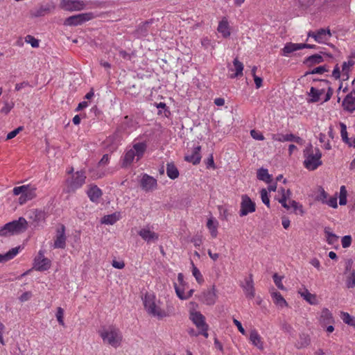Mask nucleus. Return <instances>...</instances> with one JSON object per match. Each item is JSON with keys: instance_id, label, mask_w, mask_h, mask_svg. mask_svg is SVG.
Masks as SVG:
<instances>
[{"instance_id": "60", "label": "nucleus", "mask_w": 355, "mask_h": 355, "mask_svg": "<svg viewBox=\"0 0 355 355\" xmlns=\"http://www.w3.org/2000/svg\"><path fill=\"white\" fill-rule=\"evenodd\" d=\"M26 189L27 187H26V185L16 187L13 189V193L15 196L21 195L22 193H24V191H26Z\"/></svg>"}, {"instance_id": "42", "label": "nucleus", "mask_w": 355, "mask_h": 355, "mask_svg": "<svg viewBox=\"0 0 355 355\" xmlns=\"http://www.w3.org/2000/svg\"><path fill=\"white\" fill-rule=\"evenodd\" d=\"M192 265V273L194 277L196 278L197 282L198 284H202L204 282V278L200 272V270L197 268V267L194 265L193 262L191 261Z\"/></svg>"}, {"instance_id": "11", "label": "nucleus", "mask_w": 355, "mask_h": 355, "mask_svg": "<svg viewBox=\"0 0 355 355\" xmlns=\"http://www.w3.org/2000/svg\"><path fill=\"white\" fill-rule=\"evenodd\" d=\"M60 6L62 9L71 12L84 9L85 4L79 0H62Z\"/></svg>"}, {"instance_id": "49", "label": "nucleus", "mask_w": 355, "mask_h": 355, "mask_svg": "<svg viewBox=\"0 0 355 355\" xmlns=\"http://www.w3.org/2000/svg\"><path fill=\"white\" fill-rule=\"evenodd\" d=\"M135 156V150H128L124 157V162L126 165L131 164V162L133 161Z\"/></svg>"}, {"instance_id": "57", "label": "nucleus", "mask_w": 355, "mask_h": 355, "mask_svg": "<svg viewBox=\"0 0 355 355\" xmlns=\"http://www.w3.org/2000/svg\"><path fill=\"white\" fill-rule=\"evenodd\" d=\"M342 246L343 248H347L351 245L352 236L349 235L344 236L341 240Z\"/></svg>"}, {"instance_id": "15", "label": "nucleus", "mask_w": 355, "mask_h": 355, "mask_svg": "<svg viewBox=\"0 0 355 355\" xmlns=\"http://www.w3.org/2000/svg\"><path fill=\"white\" fill-rule=\"evenodd\" d=\"M200 146L195 147L191 155L184 157V160L188 162H191L194 165L198 164L201 160V155L200 154Z\"/></svg>"}, {"instance_id": "54", "label": "nucleus", "mask_w": 355, "mask_h": 355, "mask_svg": "<svg viewBox=\"0 0 355 355\" xmlns=\"http://www.w3.org/2000/svg\"><path fill=\"white\" fill-rule=\"evenodd\" d=\"M274 282L279 289L284 290V286L282 283V277L278 275L277 273H275L272 276Z\"/></svg>"}, {"instance_id": "47", "label": "nucleus", "mask_w": 355, "mask_h": 355, "mask_svg": "<svg viewBox=\"0 0 355 355\" xmlns=\"http://www.w3.org/2000/svg\"><path fill=\"white\" fill-rule=\"evenodd\" d=\"M327 40V38L326 37V35L324 34V28H320L318 31H317L315 37V40L317 42L322 43Z\"/></svg>"}, {"instance_id": "25", "label": "nucleus", "mask_w": 355, "mask_h": 355, "mask_svg": "<svg viewBox=\"0 0 355 355\" xmlns=\"http://www.w3.org/2000/svg\"><path fill=\"white\" fill-rule=\"evenodd\" d=\"M120 218V213L114 212L112 214L104 216L101 220V223L102 224L106 225H114L116 221H118Z\"/></svg>"}, {"instance_id": "44", "label": "nucleus", "mask_w": 355, "mask_h": 355, "mask_svg": "<svg viewBox=\"0 0 355 355\" xmlns=\"http://www.w3.org/2000/svg\"><path fill=\"white\" fill-rule=\"evenodd\" d=\"M309 95L311 96L309 102L315 103L320 100V96L321 95V92H319V89L311 87L310 89Z\"/></svg>"}, {"instance_id": "20", "label": "nucleus", "mask_w": 355, "mask_h": 355, "mask_svg": "<svg viewBox=\"0 0 355 355\" xmlns=\"http://www.w3.org/2000/svg\"><path fill=\"white\" fill-rule=\"evenodd\" d=\"M20 248H13L5 254H0V263H5L13 259L19 253Z\"/></svg>"}, {"instance_id": "8", "label": "nucleus", "mask_w": 355, "mask_h": 355, "mask_svg": "<svg viewBox=\"0 0 355 355\" xmlns=\"http://www.w3.org/2000/svg\"><path fill=\"white\" fill-rule=\"evenodd\" d=\"M256 210L255 202H253L248 195L241 196V209L239 211L240 216H247L250 213L254 212Z\"/></svg>"}, {"instance_id": "23", "label": "nucleus", "mask_w": 355, "mask_h": 355, "mask_svg": "<svg viewBox=\"0 0 355 355\" xmlns=\"http://www.w3.org/2000/svg\"><path fill=\"white\" fill-rule=\"evenodd\" d=\"M102 194V191L96 185L92 186L87 191V195L92 202H97Z\"/></svg>"}, {"instance_id": "22", "label": "nucleus", "mask_w": 355, "mask_h": 355, "mask_svg": "<svg viewBox=\"0 0 355 355\" xmlns=\"http://www.w3.org/2000/svg\"><path fill=\"white\" fill-rule=\"evenodd\" d=\"M302 49V44H295L293 42H288L285 44L284 47L282 49V55L288 56V54Z\"/></svg>"}, {"instance_id": "16", "label": "nucleus", "mask_w": 355, "mask_h": 355, "mask_svg": "<svg viewBox=\"0 0 355 355\" xmlns=\"http://www.w3.org/2000/svg\"><path fill=\"white\" fill-rule=\"evenodd\" d=\"M53 6L47 3L46 5H41L38 8L31 11V15L33 17H39L44 16L46 14L51 12Z\"/></svg>"}, {"instance_id": "17", "label": "nucleus", "mask_w": 355, "mask_h": 355, "mask_svg": "<svg viewBox=\"0 0 355 355\" xmlns=\"http://www.w3.org/2000/svg\"><path fill=\"white\" fill-rule=\"evenodd\" d=\"M342 105L344 110L352 113L355 110V97L348 94L344 98Z\"/></svg>"}, {"instance_id": "40", "label": "nucleus", "mask_w": 355, "mask_h": 355, "mask_svg": "<svg viewBox=\"0 0 355 355\" xmlns=\"http://www.w3.org/2000/svg\"><path fill=\"white\" fill-rule=\"evenodd\" d=\"M290 205H291L290 207H291L293 209V211L296 214H299L301 216L304 215V211L303 207L301 204L296 202L295 200H291Z\"/></svg>"}, {"instance_id": "10", "label": "nucleus", "mask_w": 355, "mask_h": 355, "mask_svg": "<svg viewBox=\"0 0 355 355\" xmlns=\"http://www.w3.org/2000/svg\"><path fill=\"white\" fill-rule=\"evenodd\" d=\"M139 184L142 190L146 192L152 191L157 187V180L146 173L142 175Z\"/></svg>"}, {"instance_id": "7", "label": "nucleus", "mask_w": 355, "mask_h": 355, "mask_svg": "<svg viewBox=\"0 0 355 355\" xmlns=\"http://www.w3.org/2000/svg\"><path fill=\"white\" fill-rule=\"evenodd\" d=\"M144 304L148 313L154 316H157L159 318L166 316V312L156 306L153 299L150 296H145Z\"/></svg>"}, {"instance_id": "62", "label": "nucleus", "mask_w": 355, "mask_h": 355, "mask_svg": "<svg viewBox=\"0 0 355 355\" xmlns=\"http://www.w3.org/2000/svg\"><path fill=\"white\" fill-rule=\"evenodd\" d=\"M287 199H288V197L286 196V195H283L281 197V198L278 199V201L282 205V207H284L286 209H290V205H288L286 203Z\"/></svg>"}, {"instance_id": "19", "label": "nucleus", "mask_w": 355, "mask_h": 355, "mask_svg": "<svg viewBox=\"0 0 355 355\" xmlns=\"http://www.w3.org/2000/svg\"><path fill=\"white\" fill-rule=\"evenodd\" d=\"M324 61V58L320 54H314L307 57L304 61L303 64H306L309 67H311L315 64L322 63Z\"/></svg>"}, {"instance_id": "33", "label": "nucleus", "mask_w": 355, "mask_h": 355, "mask_svg": "<svg viewBox=\"0 0 355 355\" xmlns=\"http://www.w3.org/2000/svg\"><path fill=\"white\" fill-rule=\"evenodd\" d=\"M354 64V61L352 60H349L347 62H344L342 65V69H343V80H347L349 79V68L352 67Z\"/></svg>"}, {"instance_id": "45", "label": "nucleus", "mask_w": 355, "mask_h": 355, "mask_svg": "<svg viewBox=\"0 0 355 355\" xmlns=\"http://www.w3.org/2000/svg\"><path fill=\"white\" fill-rule=\"evenodd\" d=\"M340 134H341V137H342L343 141L347 144H349L350 139L348 137L346 125L343 123H340Z\"/></svg>"}, {"instance_id": "26", "label": "nucleus", "mask_w": 355, "mask_h": 355, "mask_svg": "<svg viewBox=\"0 0 355 355\" xmlns=\"http://www.w3.org/2000/svg\"><path fill=\"white\" fill-rule=\"evenodd\" d=\"M250 340L254 346L257 347L259 349H263L261 338L255 329L251 331Z\"/></svg>"}, {"instance_id": "53", "label": "nucleus", "mask_w": 355, "mask_h": 355, "mask_svg": "<svg viewBox=\"0 0 355 355\" xmlns=\"http://www.w3.org/2000/svg\"><path fill=\"white\" fill-rule=\"evenodd\" d=\"M56 318L59 324L62 326L64 325V310L61 307H58L56 313Z\"/></svg>"}, {"instance_id": "39", "label": "nucleus", "mask_w": 355, "mask_h": 355, "mask_svg": "<svg viewBox=\"0 0 355 355\" xmlns=\"http://www.w3.org/2000/svg\"><path fill=\"white\" fill-rule=\"evenodd\" d=\"M234 66L235 67L236 73L231 76V78L239 77L243 75V64L242 62L239 61L237 58H235L233 61Z\"/></svg>"}, {"instance_id": "18", "label": "nucleus", "mask_w": 355, "mask_h": 355, "mask_svg": "<svg viewBox=\"0 0 355 355\" xmlns=\"http://www.w3.org/2000/svg\"><path fill=\"white\" fill-rule=\"evenodd\" d=\"M138 234L148 243L158 239V235L154 232L150 231L148 229L143 228L139 232Z\"/></svg>"}, {"instance_id": "3", "label": "nucleus", "mask_w": 355, "mask_h": 355, "mask_svg": "<svg viewBox=\"0 0 355 355\" xmlns=\"http://www.w3.org/2000/svg\"><path fill=\"white\" fill-rule=\"evenodd\" d=\"M311 144L306 147L304 150L305 160L304 161V166L311 171L315 170L318 166L322 164L321 161L322 153L318 148L315 149V153L312 150Z\"/></svg>"}, {"instance_id": "56", "label": "nucleus", "mask_w": 355, "mask_h": 355, "mask_svg": "<svg viewBox=\"0 0 355 355\" xmlns=\"http://www.w3.org/2000/svg\"><path fill=\"white\" fill-rule=\"evenodd\" d=\"M23 129H24L23 126H19L17 128L10 132L6 136V140H9V139H11L15 137L17 135V134H19Z\"/></svg>"}, {"instance_id": "32", "label": "nucleus", "mask_w": 355, "mask_h": 355, "mask_svg": "<svg viewBox=\"0 0 355 355\" xmlns=\"http://www.w3.org/2000/svg\"><path fill=\"white\" fill-rule=\"evenodd\" d=\"M324 232L326 235L327 242L329 244L333 245L338 241V236L331 232V228L329 227H325Z\"/></svg>"}, {"instance_id": "35", "label": "nucleus", "mask_w": 355, "mask_h": 355, "mask_svg": "<svg viewBox=\"0 0 355 355\" xmlns=\"http://www.w3.org/2000/svg\"><path fill=\"white\" fill-rule=\"evenodd\" d=\"M300 295L309 304H316V296L313 294L309 293L307 289H305L304 291H299Z\"/></svg>"}, {"instance_id": "61", "label": "nucleus", "mask_w": 355, "mask_h": 355, "mask_svg": "<svg viewBox=\"0 0 355 355\" xmlns=\"http://www.w3.org/2000/svg\"><path fill=\"white\" fill-rule=\"evenodd\" d=\"M14 107V103H12L10 105L8 103H5V105L1 110V112L7 114L10 112L11 109Z\"/></svg>"}, {"instance_id": "38", "label": "nucleus", "mask_w": 355, "mask_h": 355, "mask_svg": "<svg viewBox=\"0 0 355 355\" xmlns=\"http://www.w3.org/2000/svg\"><path fill=\"white\" fill-rule=\"evenodd\" d=\"M295 135L293 134H287L286 135L277 134L272 135V139L278 141H293Z\"/></svg>"}, {"instance_id": "34", "label": "nucleus", "mask_w": 355, "mask_h": 355, "mask_svg": "<svg viewBox=\"0 0 355 355\" xmlns=\"http://www.w3.org/2000/svg\"><path fill=\"white\" fill-rule=\"evenodd\" d=\"M153 20L150 19L149 21H146L143 24H140L138 28L136 29V33L139 36H146L148 34V26L149 24H152Z\"/></svg>"}, {"instance_id": "1", "label": "nucleus", "mask_w": 355, "mask_h": 355, "mask_svg": "<svg viewBox=\"0 0 355 355\" xmlns=\"http://www.w3.org/2000/svg\"><path fill=\"white\" fill-rule=\"evenodd\" d=\"M28 229V222L24 217L7 223L0 228V236L19 234L26 232Z\"/></svg>"}, {"instance_id": "9", "label": "nucleus", "mask_w": 355, "mask_h": 355, "mask_svg": "<svg viewBox=\"0 0 355 355\" xmlns=\"http://www.w3.org/2000/svg\"><path fill=\"white\" fill-rule=\"evenodd\" d=\"M51 265V260L44 257L42 251H40L34 259V268L38 271H45L50 268Z\"/></svg>"}, {"instance_id": "46", "label": "nucleus", "mask_w": 355, "mask_h": 355, "mask_svg": "<svg viewBox=\"0 0 355 355\" xmlns=\"http://www.w3.org/2000/svg\"><path fill=\"white\" fill-rule=\"evenodd\" d=\"M328 71V69H327L326 66H319L315 67L311 71H306L304 74V76H306L309 74H322L323 73Z\"/></svg>"}, {"instance_id": "12", "label": "nucleus", "mask_w": 355, "mask_h": 355, "mask_svg": "<svg viewBox=\"0 0 355 355\" xmlns=\"http://www.w3.org/2000/svg\"><path fill=\"white\" fill-rule=\"evenodd\" d=\"M66 247L65 227L61 225L57 230L56 238L54 241V248L64 249Z\"/></svg>"}, {"instance_id": "41", "label": "nucleus", "mask_w": 355, "mask_h": 355, "mask_svg": "<svg viewBox=\"0 0 355 355\" xmlns=\"http://www.w3.org/2000/svg\"><path fill=\"white\" fill-rule=\"evenodd\" d=\"M26 187L27 189L26 191H24L25 196L26 197V199H28V200H31L36 197V188L31 185H26Z\"/></svg>"}, {"instance_id": "28", "label": "nucleus", "mask_w": 355, "mask_h": 355, "mask_svg": "<svg viewBox=\"0 0 355 355\" xmlns=\"http://www.w3.org/2000/svg\"><path fill=\"white\" fill-rule=\"evenodd\" d=\"M257 177L259 180L270 183L272 182V175L268 173V169L261 168L257 171Z\"/></svg>"}, {"instance_id": "30", "label": "nucleus", "mask_w": 355, "mask_h": 355, "mask_svg": "<svg viewBox=\"0 0 355 355\" xmlns=\"http://www.w3.org/2000/svg\"><path fill=\"white\" fill-rule=\"evenodd\" d=\"M218 221L214 220L213 218L208 219L207 223V227L210 231V234L213 238H216L218 234L217 227Z\"/></svg>"}, {"instance_id": "52", "label": "nucleus", "mask_w": 355, "mask_h": 355, "mask_svg": "<svg viewBox=\"0 0 355 355\" xmlns=\"http://www.w3.org/2000/svg\"><path fill=\"white\" fill-rule=\"evenodd\" d=\"M346 284L348 288L355 287V270L352 271L349 277L347 279Z\"/></svg>"}, {"instance_id": "58", "label": "nucleus", "mask_w": 355, "mask_h": 355, "mask_svg": "<svg viewBox=\"0 0 355 355\" xmlns=\"http://www.w3.org/2000/svg\"><path fill=\"white\" fill-rule=\"evenodd\" d=\"M250 135L252 137L256 140L263 141L264 139L263 135L255 130H252L250 131Z\"/></svg>"}, {"instance_id": "6", "label": "nucleus", "mask_w": 355, "mask_h": 355, "mask_svg": "<svg viewBox=\"0 0 355 355\" xmlns=\"http://www.w3.org/2000/svg\"><path fill=\"white\" fill-rule=\"evenodd\" d=\"M94 18L92 12L80 13L70 16L65 19L64 25L65 26H78Z\"/></svg>"}, {"instance_id": "14", "label": "nucleus", "mask_w": 355, "mask_h": 355, "mask_svg": "<svg viewBox=\"0 0 355 355\" xmlns=\"http://www.w3.org/2000/svg\"><path fill=\"white\" fill-rule=\"evenodd\" d=\"M241 286L243 288L247 297L250 299L254 297L255 291L252 274L250 275L248 278L245 279V283L242 284Z\"/></svg>"}, {"instance_id": "4", "label": "nucleus", "mask_w": 355, "mask_h": 355, "mask_svg": "<svg viewBox=\"0 0 355 355\" xmlns=\"http://www.w3.org/2000/svg\"><path fill=\"white\" fill-rule=\"evenodd\" d=\"M190 319L196 324V327L199 329L198 334L208 338V329L209 326L205 322V317L199 311H192L190 313Z\"/></svg>"}, {"instance_id": "2", "label": "nucleus", "mask_w": 355, "mask_h": 355, "mask_svg": "<svg viewBox=\"0 0 355 355\" xmlns=\"http://www.w3.org/2000/svg\"><path fill=\"white\" fill-rule=\"evenodd\" d=\"M98 334L105 343H107L115 348L120 345L121 336L119 330L115 327H102L98 330Z\"/></svg>"}, {"instance_id": "48", "label": "nucleus", "mask_w": 355, "mask_h": 355, "mask_svg": "<svg viewBox=\"0 0 355 355\" xmlns=\"http://www.w3.org/2000/svg\"><path fill=\"white\" fill-rule=\"evenodd\" d=\"M342 314V319L345 323L350 326H355V321L354 318L348 313L343 312Z\"/></svg>"}, {"instance_id": "13", "label": "nucleus", "mask_w": 355, "mask_h": 355, "mask_svg": "<svg viewBox=\"0 0 355 355\" xmlns=\"http://www.w3.org/2000/svg\"><path fill=\"white\" fill-rule=\"evenodd\" d=\"M216 291L215 286H213L211 288L204 291L201 296V301L207 305H213L216 300Z\"/></svg>"}, {"instance_id": "27", "label": "nucleus", "mask_w": 355, "mask_h": 355, "mask_svg": "<svg viewBox=\"0 0 355 355\" xmlns=\"http://www.w3.org/2000/svg\"><path fill=\"white\" fill-rule=\"evenodd\" d=\"M271 296L273 299L274 303L280 306H287L288 303L285 300V299L283 297V296L281 295V293L278 291H274L271 293Z\"/></svg>"}, {"instance_id": "5", "label": "nucleus", "mask_w": 355, "mask_h": 355, "mask_svg": "<svg viewBox=\"0 0 355 355\" xmlns=\"http://www.w3.org/2000/svg\"><path fill=\"white\" fill-rule=\"evenodd\" d=\"M86 176L83 171H77L76 177H72L71 180H67L66 189L67 193L75 192V191L81 187L85 183Z\"/></svg>"}, {"instance_id": "29", "label": "nucleus", "mask_w": 355, "mask_h": 355, "mask_svg": "<svg viewBox=\"0 0 355 355\" xmlns=\"http://www.w3.org/2000/svg\"><path fill=\"white\" fill-rule=\"evenodd\" d=\"M218 31L222 33L224 37H227L230 35V32L229 31V24L225 19H222L219 22Z\"/></svg>"}, {"instance_id": "24", "label": "nucleus", "mask_w": 355, "mask_h": 355, "mask_svg": "<svg viewBox=\"0 0 355 355\" xmlns=\"http://www.w3.org/2000/svg\"><path fill=\"white\" fill-rule=\"evenodd\" d=\"M166 174L171 180H175L179 177L180 173L173 162H168L166 164Z\"/></svg>"}, {"instance_id": "63", "label": "nucleus", "mask_w": 355, "mask_h": 355, "mask_svg": "<svg viewBox=\"0 0 355 355\" xmlns=\"http://www.w3.org/2000/svg\"><path fill=\"white\" fill-rule=\"evenodd\" d=\"M332 76L336 80L340 78V71L338 64L334 67L332 71Z\"/></svg>"}, {"instance_id": "55", "label": "nucleus", "mask_w": 355, "mask_h": 355, "mask_svg": "<svg viewBox=\"0 0 355 355\" xmlns=\"http://www.w3.org/2000/svg\"><path fill=\"white\" fill-rule=\"evenodd\" d=\"M298 3L299 6L301 7L303 9H306L313 3H314L315 0H296Z\"/></svg>"}, {"instance_id": "36", "label": "nucleus", "mask_w": 355, "mask_h": 355, "mask_svg": "<svg viewBox=\"0 0 355 355\" xmlns=\"http://www.w3.org/2000/svg\"><path fill=\"white\" fill-rule=\"evenodd\" d=\"M146 145L144 143H137L133 145V150H135V155L138 157V159L141 157L146 151Z\"/></svg>"}, {"instance_id": "51", "label": "nucleus", "mask_w": 355, "mask_h": 355, "mask_svg": "<svg viewBox=\"0 0 355 355\" xmlns=\"http://www.w3.org/2000/svg\"><path fill=\"white\" fill-rule=\"evenodd\" d=\"M25 41L30 44L33 48H37L39 46V40L31 35H28L25 37Z\"/></svg>"}, {"instance_id": "31", "label": "nucleus", "mask_w": 355, "mask_h": 355, "mask_svg": "<svg viewBox=\"0 0 355 355\" xmlns=\"http://www.w3.org/2000/svg\"><path fill=\"white\" fill-rule=\"evenodd\" d=\"M174 288L178 297L181 300H187L191 297L193 293V290L191 289L187 295L184 293V288H181L176 283H174Z\"/></svg>"}, {"instance_id": "50", "label": "nucleus", "mask_w": 355, "mask_h": 355, "mask_svg": "<svg viewBox=\"0 0 355 355\" xmlns=\"http://www.w3.org/2000/svg\"><path fill=\"white\" fill-rule=\"evenodd\" d=\"M261 200L268 207H270V199L268 191L266 189H262L260 191Z\"/></svg>"}, {"instance_id": "37", "label": "nucleus", "mask_w": 355, "mask_h": 355, "mask_svg": "<svg viewBox=\"0 0 355 355\" xmlns=\"http://www.w3.org/2000/svg\"><path fill=\"white\" fill-rule=\"evenodd\" d=\"M320 318H321V321L324 324H330V323L333 322V321H334L332 314L327 309H324L322 311V314H321Z\"/></svg>"}, {"instance_id": "43", "label": "nucleus", "mask_w": 355, "mask_h": 355, "mask_svg": "<svg viewBox=\"0 0 355 355\" xmlns=\"http://www.w3.org/2000/svg\"><path fill=\"white\" fill-rule=\"evenodd\" d=\"M319 193L315 197V200L320 201L323 204L327 202L328 193L324 191L322 187H318Z\"/></svg>"}, {"instance_id": "64", "label": "nucleus", "mask_w": 355, "mask_h": 355, "mask_svg": "<svg viewBox=\"0 0 355 355\" xmlns=\"http://www.w3.org/2000/svg\"><path fill=\"white\" fill-rule=\"evenodd\" d=\"M233 322L237 327L239 331L243 335H245V331L244 328L243 327L241 322L240 321H239L238 320L235 319V318L233 319Z\"/></svg>"}, {"instance_id": "21", "label": "nucleus", "mask_w": 355, "mask_h": 355, "mask_svg": "<svg viewBox=\"0 0 355 355\" xmlns=\"http://www.w3.org/2000/svg\"><path fill=\"white\" fill-rule=\"evenodd\" d=\"M46 218V213L42 210L35 209L31 213L30 218L33 220L36 226L41 222H44Z\"/></svg>"}, {"instance_id": "59", "label": "nucleus", "mask_w": 355, "mask_h": 355, "mask_svg": "<svg viewBox=\"0 0 355 355\" xmlns=\"http://www.w3.org/2000/svg\"><path fill=\"white\" fill-rule=\"evenodd\" d=\"M324 204H327L333 208H335V209L337 208L338 207L337 196H335L334 197H331L328 200H327V202Z\"/></svg>"}]
</instances>
